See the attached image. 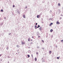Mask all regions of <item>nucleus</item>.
Wrapping results in <instances>:
<instances>
[{
	"instance_id": "1",
	"label": "nucleus",
	"mask_w": 63,
	"mask_h": 63,
	"mask_svg": "<svg viewBox=\"0 0 63 63\" xmlns=\"http://www.w3.org/2000/svg\"><path fill=\"white\" fill-rule=\"evenodd\" d=\"M53 24V23H51L50 24L49 26H51Z\"/></svg>"
},
{
	"instance_id": "2",
	"label": "nucleus",
	"mask_w": 63,
	"mask_h": 63,
	"mask_svg": "<svg viewBox=\"0 0 63 63\" xmlns=\"http://www.w3.org/2000/svg\"><path fill=\"white\" fill-rule=\"evenodd\" d=\"M40 16H41L40 15H38L37 16V17L38 18H39V17H40Z\"/></svg>"
},
{
	"instance_id": "3",
	"label": "nucleus",
	"mask_w": 63,
	"mask_h": 63,
	"mask_svg": "<svg viewBox=\"0 0 63 63\" xmlns=\"http://www.w3.org/2000/svg\"><path fill=\"white\" fill-rule=\"evenodd\" d=\"M57 24H60V23L58 21H57Z\"/></svg>"
},
{
	"instance_id": "4",
	"label": "nucleus",
	"mask_w": 63,
	"mask_h": 63,
	"mask_svg": "<svg viewBox=\"0 0 63 63\" xmlns=\"http://www.w3.org/2000/svg\"><path fill=\"white\" fill-rule=\"evenodd\" d=\"M23 17L24 18H25V15H23Z\"/></svg>"
},
{
	"instance_id": "5",
	"label": "nucleus",
	"mask_w": 63,
	"mask_h": 63,
	"mask_svg": "<svg viewBox=\"0 0 63 63\" xmlns=\"http://www.w3.org/2000/svg\"><path fill=\"white\" fill-rule=\"evenodd\" d=\"M22 45H24V44H25V43L24 42H22Z\"/></svg>"
},
{
	"instance_id": "6",
	"label": "nucleus",
	"mask_w": 63,
	"mask_h": 63,
	"mask_svg": "<svg viewBox=\"0 0 63 63\" xmlns=\"http://www.w3.org/2000/svg\"><path fill=\"white\" fill-rule=\"evenodd\" d=\"M34 26H35V29H37V28L36 26V25H35Z\"/></svg>"
},
{
	"instance_id": "7",
	"label": "nucleus",
	"mask_w": 63,
	"mask_h": 63,
	"mask_svg": "<svg viewBox=\"0 0 63 63\" xmlns=\"http://www.w3.org/2000/svg\"><path fill=\"white\" fill-rule=\"evenodd\" d=\"M53 31V30L52 29H51L50 30V32H52Z\"/></svg>"
},
{
	"instance_id": "8",
	"label": "nucleus",
	"mask_w": 63,
	"mask_h": 63,
	"mask_svg": "<svg viewBox=\"0 0 63 63\" xmlns=\"http://www.w3.org/2000/svg\"><path fill=\"white\" fill-rule=\"evenodd\" d=\"M30 38H28V41H30Z\"/></svg>"
},
{
	"instance_id": "9",
	"label": "nucleus",
	"mask_w": 63,
	"mask_h": 63,
	"mask_svg": "<svg viewBox=\"0 0 63 63\" xmlns=\"http://www.w3.org/2000/svg\"><path fill=\"white\" fill-rule=\"evenodd\" d=\"M51 51H50L49 52V53L50 54H51Z\"/></svg>"
},
{
	"instance_id": "10",
	"label": "nucleus",
	"mask_w": 63,
	"mask_h": 63,
	"mask_svg": "<svg viewBox=\"0 0 63 63\" xmlns=\"http://www.w3.org/2000/svg\"><path fill=\"white\" fill-rule=\"evenodd\" d=\"M35 61H37V59L36 58H35Z\"/></svg>"
},
{
	"instance_id": "11",
	"label": "nucleus",
	"mask_w": 63,
	"mask_h": 63,
	"mask_svg": "<svg viewBox=\"0 0 63 63\" xmlns=\"http://www.w3.org/2000/svg\"><path fill=\"white\" fill-rule=\"evenodd\" d=\"M27 56H28V57H29V58L30 57V55H28Z\"/></svg>"
},
{
	"instance_id": "12",
	"label": "nucleus",
	"mask_w": 63,
	"mask_h": 63,
	"mask_svg": "<svg viewBox=\"0 0 63 63\" xmlns=\"http://www.w3.org/2000/svg\"><path fill=\"white\" fill-rule=\"evenodd\" d=\"M1 12H3V10L2 9H1Z\"/></svg>"
},
{
	"instance_id": "13",
	"label": "nucleus",
	"mask_w": 63,
	"mask_h": 63,
	"mask_svg": "<svg viewBox=\"0 0 63 63\" xmlns=\"http://www.w3.org/2000/svg\"><path fill=\"white\" fill-rule=\"evenodd\" d=\"M42 28V27H40L39 28V30H41V29Z\"/></svg>"
},
{
	"instance_id": "14",
	"label": "nucleus",
	"mask_w": 63,
	"mask_h": 63,
	"mask_svg": "<svg viewBox=\"0 0 63 63\" xmlns=\"http://www.w3.org/2000/svg\"><path fill=\"white\" fill-rule=\"evenodd\" d=\"M57 59H59V57H57Z\"/></svg>"
},
{
	"instance_id": "15",
	"label": "nucleus",
	"mask_w": 63,
	"mask_h": 63,
	"mask_svg": "<svg viewBox=\"0 0 63 63\" xmlns=\"http://www.w3.org/2000/svg\"><path fill=\"white\" fill-rule=\"evenodd\" d=\"M58 5L60 6L61 5L60 4V3H59Z\"/></svg>"
},
{
	"instance_id": "16",
	"label": "nucleus",
	"mask_w": 63,
	"mask_h": 63,
	"mask_svg": "<svg viewBox=\"0 0 63 63\" xmlns=\"http://www.w3.org/2000/svg\"><path fill=\"white\" fill-rule=\"evenodd\" d=\"M36 54H38V52H36Z\"/></svg>"
},
{
	"instance_id": "17",
	"label": "nucleus",
	"mask_w": 63,
	"mask_h": 63,
	"mask_svg": "<svg viewBox=\"0 0 63 63\" xmlns=\"http://www.w3.org/2000/svg\"><path fill=\"white\" fill-rule=\"evenodd\" d=\"M15 7V6L14 5H13V7Z\"/></svg>"
},
{
	"instance_id": "18",
	"label": "nucleus",
	"mask_w": 63,
	"mask_h": 63,
	"mask_svg": "<svg viewBox=\"0 0 63 63\" xmlns=\"http://www.w3.org/2000/svg\"><path fill=\"white\" fill-rule=\"evenodd\" d=\"M63 40H61V42H63Z\"/></svg>"
},
{
	"instance_id": "19",
	"label": "nucleus",
	"mask_w": 63,
	"mask_h": 63,
	"mask_svg": "<svg viewBox=\"0 0 63 63\" xmlns=\"http://www.w3.org/2000/svg\"><path fill=\"white\" fill-rule=\"evenodd\" d=\"M31 55H32V57H33V56L32 55V54Z\"/></svg>"
},
{
	"instance_id": "20",
	"label": "nucleus",
	"mask_w": 63,
	"mask_h": 63,
	"mask_svg": "<svg viewBox=\"0 0 63 63\" xmlns=\"http://www.w3.org/2000/svg\"><path fill=\"white\" fill-rule=\"evenodd\" d=\"M39 27L38 26V27H36V28H39Z\"/></svg>"
},
{
	"instance_id": "21",
	"label": "nucleus",
	"mask_w": 63,
	"mask_h": 63,
	"mask_svg": "<svg viewBox=\"0 0 63 63\" xmlns=\"http://www.w3.org/2000/svg\"><path fill=\"white\" fill-rule=\"evenodd\" d=\"M35 25H37V23H36V24H35Z\"/></svg>"
},
{
	"instance_id": "22",
	"label": "nucleus",
	"mask_w": 63,
	"mask_h": 63,
	"mask_svg": "<svg viewBox=\"0 0 63 63\" xmlns=\"http://www.w3.org/2000/svg\"><path fill=\"white\" fill-rule=\"evenodd\" d=\"M38 27H40V26H39V25H38Z\"/></svg>"
},
{
	"instance_id": "23",
	"label": "nucleus",
	"mask_w": 63,
	"mask_h": 63,
	"mask_svg": "<svg viewBox=\"0 0 63 63\" xmlns=\"http://www.w3.org/2000/svg\"><path fill=\"white\" fill-rule=\"evenodd\" d=\"M42 42H43V43H44V40H42Z\"/></svg>"
},
{
	"instance_id": "24",
	"label": "nucleus",
	"mask_w": 63,
	"mask_h": 63,
	"mask_svg": "<svg viewBox=\"0 0 63 63\" xmlns=\"http://www.w3.org/2000/svg\"><path fill=\"white\" fill-rule=\"evenodd\" d=\"M7 49H9V48L8 47H7Z\"/></svg>"
},
{
	"instance_id": "25",
	"label": "nucleus",
	"mask_w": 63,
	"mask_h": 63,
	"mask_svg": "<svg viewBox=\"0 0 63 63\" xmlns=\"http://www.w3.org/2000/svg\"><path fill=\"white\" fill-rule=\"evenodd\" d=\"M27 8V7H25V8Z\"/></svg>"
},
{
	"instance_id": "26",
	"label": "nucleus",
	"mask_w": 63,
	"mask_h": 63,
	"mask_svg": "<svg viewBox=\"0 0 63 63\" xmlns=\"http://www.w3.org/2000/svg\"><path fill=\"white\" fill-rule=\"evenodd\" d=\"M32 41V39H31V41Z\"/></svg>"
},
{
	"instance_id": "27",
	"label": "nucleus",
	"mask_w": 63,
	"mask_h": 63,
	"mask_svg": "<svg viewBox=\"0 0 63 63\" xmlns=\"http://www.w3.org/2000/svg\"><path fill=\"white\" fill-rule=\"evenodd\" d=\"M62 18L61 17H60V19H62Z\"/></svg>"
},
{
	"instance_id": "28",
	"label": "nucleus",
	"mask_w": 63,
	"mask_h": 63,
	"mask_svg": "<svg viewBox=\"0 0 63 63\" xmlns=\"http://www.w3.org/2000/svg\"><path fill=\"white\" fill-rule=\"evenodd\" d=\"M38 37L39 38H40V36H38Z\"/></svg>"
},
{
	"instance_id": "29",
	"label": "nucleus",
	"mask_w": 63,
	"mask_h": 63,
	"mask_svg": "<svg viewBox=\"0 0 63 63\" xmlns=\"http://www.w3.org/2000/svg\"><path fill=\"white\" fill-rule=\"evenodd\" d=\"M2 55H0V57H1V56Z\"/></svg>"
},
{
	"instance_id": "30",
	"label": "nucleus",
	"mask_w": 63,
	"mask_h": 63,
	"mask_svg": "<svg viewBox=\"0 0 63 63\" xmlns=\"http://www.w3.org/2000/svg\"><path fill=\"white\" fill-rule=\"evenodd\" d=\"M8 63H9V61H8Z\"/></svg>"
},
{
	"instance_id": "31",
	"label": "nucleus",
	"mask_w": 63,
	"mask_h": 63,
	"mask_svg": "<svg viewBox=\"0 0 63 63\" xmlns=\"http://www.w3.org/2000/svg\"><path fill=\"white\" fill-rule=\"evenodd\" d=\"M4 19H6V17H5L4 18Z\"/></svg>"
},
{
	"instance_id": "32",
	"label": "nucleus",
	"mask_w": 63,
	"mask_h": 63,
	"mask_svg": "<svg viewBox=\"0 0 63 63\" xmlns=\"http://www.w3.org/2000/svg\"><path fill=\"white\" fill-rule=\"evenodd\" d=\"M61 16H63V15H61Z\"/></svg>"
},
{
	"instance_id": "33",
	"label": "nucleus",
	"mask_w": 63,
	"mask_h": 63,
	"mask_svg": "<svg viewBox=\"0 0 63 63\" xmlns=\"http://www.w3.org/2000/svg\"><path fill=\"white\" fill-rule=\"evenodd\" d=\"M32 38H33V36L32 37Z\"/></svg>"
},
{
	"instance_id": "34",
	"label": "nucleus",
	"mask_w": 63,
	"mask_h": 63,
	"mask_svg": "<svg viewBox=\"0 0 63 63\" xmlns=\"http://www.w3.org/2000/svg\"><path fill=\"white\" fill-rule=\"evenodd\" d=\"M11 34V33H9V35Z\"/></svg>"
}]
</instances>
